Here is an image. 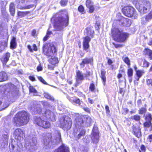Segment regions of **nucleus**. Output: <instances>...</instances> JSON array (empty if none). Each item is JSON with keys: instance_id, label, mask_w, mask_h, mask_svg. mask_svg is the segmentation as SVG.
<instances>
[{"instance_id": "nucleus-1", "label": "nucleus", "mask_w": 152, "mask_h": 152, "mask_svg": "<svg viewBox=\"0 0 152 152\" xmlns=\"http://www.w3.org/2000/svg\"><path fill=\"white\" fill-rule=\"evenodd\" d=\"M53 26L56 30L61 31L67 26L69 23V16L66 9L61 10L53 17Z\"/></svg>"}, {"instance_id": "nucleus-2", "label": "nucleus", "mask_w": 152, "mask_h": 152, "mask_svg": "<svg viewBox=\"0 0 152 152\" xmlns=\"http://www.w3.org/2000/svg\"><path fill=\"white\" fill-rule=\"evenodd\" d=\"M28 113L24 110L17 112L13 118L12 122L16 126H21L26 124L30 119Z\"/></svg>"}, {"instance_id": "nucleus-3", "label": "nucleus", "mask_w": 152, "mask_h": 152, "mask_svg": "<svg viewBox=\"0 0 152 152\" xmlns=\"http://www.w3.org/2000/svg\"><path fill=\"white\" fill-rule=\"evenodd\" d=\"M111 33L113 39L118 42H124L129 36L128 34L124 32L123 30H120L118 28L112 29Z\"/></svg>"}, {"instance_id": "nucleus-4", "label": "nucleus", "mask_w": 152, "mask_h": 152, "mask_svg": "<svg viewBox=\"0 0 152 152\" xmlns=\"http://www.w3.org/2000/svg\"><path fill=\"white\" fill-rule=\"evenodd\" d=\"M135 6L141 13L145 14L147 12L148 8H151V4L149 1L145 0H137Z\"/></svg>"}, {"instance_id": "nucleus-5", "label": "nucleus", "mask_w": 152, "mask_h": 152, "mask_svg": "<svg viewBox=\"0 0 152 152\" xmlns=\"http://www.w3.org/2000/svg\"><path fill=\"white\" fill-rule=\"evenodd\" d=\"M58 123L60 127L64 130H69L71 128L72 125L71 118L66 115H64L60 117L58 120Z\"/></svg>"}, {"instance_id": "nucleus-6", "label": "nucleus", "mask_w": 152, "mask_h": 152, "mask_svg": "<svg viewBox=\"0 0 152 152\" xmlns=\"http://www.w3.org/2000/svg\"><path fill=\"white\" fill-rule=\"evenodd\" d=\"M91 122V117L88 115H82L77 117L75 119L74 124L76 126H80L83 124L88 126Z\"/></svg>"}, {"instance_id": "nucleus-7", "label": "nucleus", "mask_w": 152, "mask_h": 152, "mask_svg": "<svg viewBox=\"0 0 152 152\" xmlns=\"http://www.w3.org/2000/svg\"><path fill=\"white\" fill-rule=\"evenodd\" d=\"M33 123L36 125L45 129L50 128L51 126L49 121L43 119L40 116H36L34 117Z\"/></svg>"}, {"instance_id": "nucleus-8", "label": "nucleus", "mask_w": 152, "mask_h": 152, "mask_svg": "<svg viewBox=\"0 0 152 152\" xmlns=\"http://www.w3.org/2000/svg\"><path fill=\"white\" fill-rule=\"evenodd\" d=\"M43 50L45 54L47 56H50L51 54L56 55L57 49L53 44L45 43L43 47Z\"/></svg>"}, {"instance_id": "nucleus-9", "label": "nucleus", "mask_w": 152, "mask_h": 152, "mask_svg": "<svg viewBox=\"0 0 152 152\" xmlns=\"http://www.w3.org/2000/svg\"><path fill=\"white\" fill-rule=\"evenodd\" d=\"M91 75V72L89 71H86V74L84 76L82 72L79 70L76 71V81H82L84 80L85 77H87L90 76Z\"/></svg>"}, {"instance_id": "nucleus-10", "label": "nucleus", "mask_w": 152, "mask_h": 152, "mask_svg": "<svg viewBox=\"0 0 152 152\" xmlns=\"http://www.w3.org/2000/svg\"><path fill=\"white\" fill-rule=\"evenodd\" d=\"M13 135L15 139L20 141L23 139L25 133L21 129L18 128L16 129L14 131Z\"/></svg>"}, {"instance_id": "nucleus-11", "label": "nucleus", "mask_w": 152, "mask_h": 152, "mask_svg": "<svg viewBox=\"0 0 152 152\" xmlns=\"http://www.w3.org/2000/svg\"><path fill=\"white\" fill-rule=\"evenodd\" d=\"M91 134L92 135V139L93 143H97L99 141V133L98 128L97 126H94L92 130Z\"/></svg>"}, {"instance_id": "nucleus-12", "label": "nucleus", "mask_w": 152, "mask_h": 152, "mask_svg": "<svg viewBox=\"0 0 152 152\" xmlns=\"http://www.w3.org/2000/svg\"><path fill=\"white\" fill-rule=\"evenodd\" d=\"M43 140L44 143L46 145L52 144L53 142L52 133H46L44 136Z\"/></svg>"}, {"instance_id": "nucleus-13", "label": "nucleus", "mask_w": 152, "mask_h": 152, "mask_svg": "<svg viewBox=\"0 0 152 152\" xmlns=\"http://www.w3.org/2000/svg\"><path fill=\"white\" fill-rule=\"evenodd\" d=\"M132 9V7L129 6L124 7L122 10V12L125 16L129 17H132L133 15Z\"/></svg>"}, {"instance_id": "nucleus-14", "label": "nucleus", "mask_w": 152, "mask_h": 152, "mask_svg": "<svg viewBox=\"0 0 152 152\" xmlns=\"http://www.w3.org/2000/svg\"><path fill=\"white\" fill-rule=\"evenodd\" d=\"M93 61L94 59L93 57L89 58L86 57L82 59L80 65L81 68H83L85 66L86 64H93Z\"/></svg>"}, {"instance_id": "nucleus-15", "label": "nucleus", "mask_w": 152, "mask_h": 152, "mask_svg": "<svg viewBox=\"0 0 152 152\" xmlns=\"http://www.w3.org/2000/svg\"><path fill=\"white\" fill-rule=\"evenodd\" d=\"M134 68L135 71V80L134 81H138L140 78L145 73V72L143 70L138 69L136 66H134Z\"/></svg>"}, {"instance_id": "nucleus-16", "label": "nucleus", "mask_w": 152, "mask_h": 152, "mask_svg": "<svg viewBox=\"0 0 152 152\" xmlns=\"http://www.w3.org/2000/svg\"><path fill=\"white\" fill-rule=\"evenodd\" d=\"M83 49L85 50H88L89 47V42L91 40V38L88 36H86L83 38Z\"/></svg>"}, {"instance_id": "nucleus-17", "label": "nucleus", "mask_w": 152, "mask_h": 152, "mask_svg": "<svg viewBox=\"0 0 152 152\" xmlns=\"http://www.w3.org/2000/svg\"><path fill=\"white\" fill-rule=\"evenodd\" d=\"M85 29L86 31V34L87 36L91 38H93L95 33L93 30V26H90L86 27Z\"/></svg>"}, {"instance_id": "nucleus-18", "label": "nucleus", "mask_w": 152, "mask_h": 152, "mask_svg": "<svg viewBox=\"0 0 152 152\" xmlns=\"http://www.w3.org/2000/svg\"><path fill=\"white\" fill-rule=\"evenodd\" d=\"M45 115L46 118L52 121L55 119V115L50 110H46L45 112Z\"/></svg>"}, {"instance_id": "nucleus-19", "label": "nucleus", "mask_w": 152, "mask_h": 152, "mask_svg": "<svg viewBox=\"0 0 152 152\" xmlns=\"http://www.w3.org/2000/svg\"><path fill=\"white\" fill-rule=\"evenodd\" d=\"M54 152H70L69 148L64 144L60 145L56 149Z\"/></svg>"}, {"instance_id": "nucleus-20", "label": "nucleus", "mask_w": 152, "mask_h": 152, "mask_svg": "<svg viewBox=\"0 0 152 152\" xmlns=\"http://www.w3.org/2000/svg\"><path fill=\"white\" fill-rule=\"evenodd\" d=\"M100 72L101 73L99 76L101 78L103 85L105 86L106 81V71L105 69H101Z\"/></svg>"}, {"instance_id": "nucleus-21", "label": "nucleus", "mask_w": 152, "mask_h": 152, "mask_svg": "<svg viewBox=\"0 0 152 152\" xmlns=\"http://www.w3.org/2000/svg\"><path fill=\"white\" fill-rule=\"evenodd\" d=\"M118 20L120 22L119 24L123 26L127 27L130 26L127 19L121 16L120 19Z\"/></svg>"}, {"instance_id": "nucleus-22", "label": "nucleus", "mask_w": 152, "mask_h": 152, "mask_svg": "<svg viewBox=\"0 0 152 152\" xmlns=\"http://www.w3.org/2000/svg\"><path fill=\"white\" fill-rule=\"evenodd\" d=\"M17 46V42L16 38L15 37H13L11 39L10 41V47L12 49L16 48Z\"/></svg>"}, {"instance_id": "nucleus-23", "label": "nucleus", "mask_w": 152, "mask_h": 152, "mask_svg": "<svg viewBox=\"0 0 152 152\" xmlns=\"http://www.w3.org/2000/svg\"><path fill=\"white\" fill-rule=\"evenodd\" d=\"M143 54L147 56L150 60H152V50L147 48H145L143 50Z\"/></svg>"}, {"instance_id": "nucleus-24", "label": "nucleus", "mask_w": 152, "mask_h": 152, "mask_svg": "<svg viewBox=\"0 0 152 152\" xmlns=\"http://www.w3.org/2000/svg\"><path fill=\"white\" fill-rule=\"evenodd\" d=\"M143 126L145 131L147 130V128H149L150 131L152 130V123L151 121H145L143 123Z\"/></svg>"}, {"instance_id": "nucleus-25", "label": "nucleus", "mask_w": 152, "mask_h": 152, "mask_svg": "<svg viewBox=\"0 0 152 152\" xmlns=\"http://www.w3.org/2000/svg\"><path fill=\"white\" fill-rule=\"evenodd\" d=\"M134 133L135 135L138 138L141 137L142 134L141 131V129L139 126L135 127L134 129Z\"/></svg>"}, {"instance_id": "nucleus-26", "label": "nucleus", "mask_w": 152, "mask_h": 152, "mask_svg": "<svg viewBox=\"0 0 152 152\" xmlns=\"http://www.w3.org/2000/svg\"><path fill=\"white\" fill-rule=\"evenodd\" d=\"M7 41L3 40L0 41V52H1L3 49L7 47Z\"/></svg>"}, {"instance_id": "nucleus-27", "label": "nucleus", "mask_w": 152, "mask_h": 152, "mask_svg": "<svg viewBox=\"0 0 152 152\" xmlns=\"http://www.w3.org/2000/svg\"><path fill=\"white\" fill-rule=\"evenodd\" d=\"M8 77L6 73L4 71L0 72V82L7 80Z\"/></svg>"}, {"instance_id": "nucleus-28", "label": "nucleus", "mask_w": 152, "mask_h": 152, "mask_svg": "<svg viewBox=\"0 0 152 152\" xmlns=\"http://www.w3.org/2000/svg\"><path fill=\"white\" fill-rule=\"evenodd\" d=\"M89 90L90 91L94 93L96 91L98 92L99 91L96 88L95 85L93 83H90L89 87Z\"/></svg>"}, {"instance_id": "nucleus-29", "label": "nucleus", "mask_w": 152, "mask_h": 152, "mask_svg": "<svg viewBox=\"0 0 152 152\" xmlns=\"http://www.w3.org/2000/svg\"><path fill=\"white\" fill-rule=\"evenodd\" d=\"M128 69L127 70V74L128 77H129V81L131 83L132 82V77L133 75V71L132 69L129 68H128Z\"/></svg>"}, {"instance_id": "nucleus-30", "label": "nucleus", "mask_w": 152, "mask_h": 152, "mask_svg": "<svg viewBox=\"0 0 152 152\" xmlns=\"http://www.w3.org/2000/svg\"><path fill=\"white\" fill-rule=\"evenodd\" d=\"M31 12L30 11H20L17 12L18 16L19 18H22L25 17L26 15L30 13Z\"/></svg>"}, {"instance_id": "nucleus-31", "label": "nucleus", "mask_w": 152, "mask_h": 152, "mask_svg": "<svg viewBox=\"0 0 152 152\" xmlns=\"http://www.w3.org/2000/svg\"><path fill=\"white\" fill-rule=\"evenodd\" d=\"M69 100L72 103H75L78 104L79 105H80L81 104L80 101V99L76 96L71 97Z\"/></svg>"}, {"instance_id": "nucleus-32", "label": "nucleus", "mask_w": 152, "mask_h": 152, "mask_svg": "<svg viewBox=\"0 0 152 152\" xmlns=\"http://www.w3.org/2000/svg\"><path fill=\"white\" fill-rule=\"evenodd\" d=\"M48 61L50 64L53 65H55L58 62V58L55 57L50 58L48 60Z\"/></svg>"}, {"instance_id": "nucleus-33", "label": "nucleus", "mask_w": 152, "mask_h": 152, "mask_svg": "<svg viewBox=\"0 0 152 152\" xmlns=\"http://www.w3.org/2000/svg\"><path fill=\"white\" fill-rule=\"evenodd\" d=\"M122 59L123 61L127 64L128 67L129 68L130 66V61L129 58L126 55H124L122 57Z\"/></svg>"}, {"instance_id": "nucleus-34", "label": "nucleus", "mask_w": 152, "mask_h": 152, "mask_svg": "<svg viewBox=\"0 0 152 152\" xmlns=\"http://www.w3.org/2000/svg\"><path fill=\"white\" fill-rule=\"evenodd\" d=\"M86 134V131L83 129H79V134L77 135V140L80 139L82 137L84 136Z\"/></svg>"}, {"instance_id": "nucleus-35", "label": "nucleus", "mask_w": 152, "mask_h": 152, "mask_svg": "<svg viewBox=\"0 0 152 152\" xmlns=\"http://www.w3.org/2000/svg\"><path fill=\"white\" fill-rule=\"evenodd\" d=\"M10 56V54L9 52H7L4 54L3 58V62L4 63H6L8 61Z\"/></svg>"}, {"instance_id": "nucleus-36", "label": "nucleus", "mask_w": 152, "mask_h": 152, "mask_svg": "<svg viewBox=\"0 0 152 152\" xmlns=\"http://www.w3.org/2000/svg\"><path fill=\"white\" fill-rule=\"evenodd\" d=\"M10 11L11 15L12 16H14L15 11V6L13 4H11L10 6Z\"/></svg>"}, {"instance_id": "nucleus-37", "label": "nucleus", "mask_w": 152, "mask_h": 152, "mask_svg": "<svg viewBox=\"0 0 152 152\" xmlns=\"http://www.w3.org/2000/svg\"><path fill=\"white\" fill-rule=\"evenodd\" d=\"M78 11L81 14H84L86 11L84 7L82 5H80L78 7Z\"/></svg>"}, {"instance_id": "nucleus-38", "label": "nucleus", "mask_w": 152, "mask_h": 152, "mask_svg": "<svg viewBox=\"0 0 152 152\" xmlns=\"http://www.w3.org/2000/svg\"><path fill=\"white\" fill-rule=\"evenodd\" d=\"M145 121H151L152 120V117L151 114L148 113H147L145 117Z\"/></svg>"}, {"instance_id": "nucleus-39", "label": "nucleus", "mask_w": 152, "mask_h": 152, "mask_svg": "<svg viewBox=\"0 0 152 152\" xmlns=\"http://www.w3.org/2000/svg\"><path fill=\"white\" fill-rule=\"evenodd\" d=\"M152 19V9L150 12L146 15L145 17V20L148 21Z\"/></svg>"}, {"instance_id": "nucleus-40", "label": "nucleus", "mask_w": 152, "mask_h": 152, "mask_svg": "<svg viewBox=\"0 0 152 152\" xmlns=\"http://www.w3.org/2000/svg\"><path fill=\"white\" fill-rule=\"evenodd\" d=\"M107 59V63L108 65L111 66V68L112 69H114L113 65L112 64L113 63V61L110 58H108L107 57H106Z\"/></svg>"}, {"instance_id": "nucleus-41", "label": "nucleus", "mask_w": 152, "mask_h": 152, "mask_svg": "<svg viewBox=\"0 0 152 152\" xmlns=\"http://www.w3.org/2000/svg\"><path fill=\"white\" fill-rule=\"evenodd\" d=\"M44 96L45 98L47 99L50 100L52 101H54V99L53 97L51 96L48 93H45L44 94Z\"/></svg>"}, {"instance_id": "nucleus-42", "label": "nucleus", "mask_w": 152, "mask_h": 152, "mask_svg": "<svg viewBox=\"0 0 152 152\" xmlns=\"http://www.w3.org/2000/svg\"><path fill=\"white\" fill-rule=\"evenodd\" d=\"M29 92L30 93H36L37 91L32 86H30L29 87Z\"/></svg>"}, {"instance_id": "nucleus-43", "label": "nucleus", "mask_w": 152, "mask_h": 152, "mask_svg": "<svg viewBox=\"0 0 152 152\" xmlns=\"http://www.w3.org/2000/svg\"><path fill=\"white\" fill-rule=\"evenodd\" d=\"M85 4L86 7L87 8L93 5V2L92 0H86Z\"/></svg>"}, {"instance_id": "nucleus-44", "label": "nucleus", "mask_w": 152, "mask_h": 152, "mask_svg": "<svg viewBox=\"0 0 152 152\" xmlns=\"http://www.w3.org/2000/svg\"><path fill=\"white\" fill-rule=\"evenodd\" d=\"M68 2V0H61L60 2V4L61 6L65 7L67 5Z\"/></svg>"}, {"instance_id": "nucleus-45", "label": "nucleus", "mask_w": 152, "mask_h": 152, "mask_svg": "<svg viewBox=\"0 0 152 152\" xmlns=\"http://www.w3.org/2000/svg\"><path fill=\"white\" fill-rule=\"evenodd\" d=\"M147 111L146 108L143 107H142L138 111V113L140 114H142L146 113Z\"/></svg>"}, {"instance_id": "nucleus-46", "label": "nucleus", "mask_w": 152, "mask_h": 152, "mask_svg": "<svg viewBox=\"0 0 152 152\" xmlns=\"http://www.w3.org/2000/svg\"><path fill=\"white\" fill-rule=\"evenodd\" d=\"M37 77L39 80L43 84L45 85L48 84L44 80L42 77L41 76H38Z\"/></svg>"}, {"instance_id": "nucleus-47", "label": "nucleus", "mask_w": 152, "mask_h": 152, "mask_svg": "<svg viewBox=\"0 0 152 152\" xmlns=\"http://www.w3.org/2000/svg\"><path fill=\"white\" fill-rule=\"evenodd\" d=\"M94 26L96 30L99 31L100 28V23L96 21L95 23Z\"/></svg>"}, {"instance_id": "nucleus-48", "label": "nucleus", "mask_w": 152, "mask_h": 152, "mask_svg": "<svg viewBox=\"0 0 152 152\" xmlns=\"http://www.w3.org/2000/svg\"><path fill=\"white\" fill-rule=\"evenodd\" d=\"M87 8L89 9L88 12L89 13H92L94 11L95 8L93 5Z\"/></svg>"}, {"instance_id": "nucleus-49", "label": "nucleus", "mask_w": 152, "mask_h": 152, "mask_svg": "<svg viewBox=\"0 0 152 152\" xmlns=\"http://www.w3.org/2000/svg\"><path fill=\"white\" fill-rule=\"evenodd\" d=\"M32 7V5H27L24 7H20V9L22 10L28 9L31 8Z\"/></svg>"}, {"instance_id": "nucleus-50", "label": "nucleus", "mask_w": 152, "mask_h": 152, "mask_svg": "<svg viewBox=\"0 0 152 152\" xmlns=\"http://www.w3.org/2000/svg\"><path fill=\"white\" fill-rule=\"evenodd\" d=\"M149 63L145 59H144L143 61V66L148 67L149 66Z\"/></svg>"}, {"instance_id": "nucleus-51", "label": "nucleus", "mask_w": 152, "mask_h": 152, "mask_svg": "<svg viewBox=\"0 0 152 152\" xmlns=\"http://www.w3.org/2000/svg\"><path fill=\"white\" fill-rule=\"evenodd\" d=\"M140 148L141 149L140 151L142 152H145L146 151V148L144 145H141L140 147Z\"/></svg>"}, {"instance_id": "nucleus-52", "label": "nucleus", "mask_w": 152, "mask_h": 152, "mask_svg": "<svg viewBox=\"0 0 152 152\" xmlns=\"http://www.w3.org/2000/svg\"><path fill=\"white\" fill-rule=\"evenodd\" d=\"M134 119L136 121H140V116L138 115H134Z\"/></svg>"}, {"instance_id": "nucleus-53", "label": "nucleus", "mask_w": 152, "mask_h": 152, "mask_svg": "<svg viewBox=\"0 0 152 152\" xmlns=\"http://www.w3.org/2000/svg\"><path fill=\"white\" fill-rule=\"evenodd\" d=\"M112 44L115 46V47L116 48L122 47L123 46V45L116 44L114 42H113Z\"/></svg>"}, {"instance_id": "nucleus-54", "label": "nucleus", "mask_w": 152, "mask_h": 152, "mask_svg": "<svg viewBox=\"0 0 152 152\" xmlns=\"http://www.w3.org/2000/svg\"><path fill=\"white\" fill-rule=\"evenodd\" d=\"M147 84L148 86H152V79H149L146 80Z\"/></svg>"}, {"instance_id": "nucleus-55", "label": "nucleus", "mask_w": 152, "mask_h": 152, "mask_svg": "<svg viewBox=\"0 0 152 152\" xmlns=\"http://www.w3.org/2000/svg\"><path fill=\"white\" fill-rule=\"evenodd\" d=\"M125 91L124 88H120L119 91L118 92V93L121 95L122 96H124V95Z\"/></svg>"}, {"instance_id": "nucleus-56", "label": "nucleus", "mask_w": 152, "mask_h": 152, "mask_svg": "<svg viewBox=\"0 0 152 152\" xmlns=\"http://www.w3.org/2000/svg\"><path fill=\"white\" fill-rule=\"evenodd\" d=\"M31 35L32 36L35 37L37 36V31L35 29L33 30L31 32Z\"/></svg>"}, {"instance_id": "nucleus-57", "label": "nucleus", "mask_w": 152, "mask_h": 152, "mask_svg": "<svg viewBox=\"0 0 152 152\" xmlns=\"http://www.w3.org/2000/svg\"><path fill=\"white\" fill-rule=\"evenodd\" d=\"M83 109L86 112L88 113H90V109L88 107H84Z\"/></svg>"}, {"instance_id": "nucleus-58", "label": "nucleus", "mask_w": 152, "mask_h": 152, "mask_svg": "<svg viewBox=\"0 0 152 152\" xmlns=\"http://www.w3.org/2000/svg\"><path fill=\"white\" fill-rule=\"evenodd\" d=\"M9 106V104H8L7 103H4L2 106L1 107V110L4 109L7 107Z\"/></svg>"}, {"instance_id": "nucleus-59", "label": "nucleus", "mask_w": 152, "mask_h": 152, "mask_svg": "<svg viewBox=\"0 0 152 152\" xmlns=\"http://www.w3.org/2000/svg\"><path fill=\"white\" fill-rule=\"evenodd\" d=\"M28 78L30 80L32 81H36L35 78L34 76H30L28 77Z\"/></svg>"}, {"instance_id": "nucleus-60", "label": "nucleus", "mask_w": 152, "mask_h": 152, "mask_svg": "<svg viewBox=\"0 0 152 152\" xmlns=\"http://www.w3.org/2000/svg\"><path fill=\"white\" fill-rule=\"evenodd\" d=\"M37 70L38 72L42 71V68L40 64H39L37 66Z\"/></svg>"}, {"instance_id": "nucleus-61", "label": "nucleus", "mask_w": 152, "mask_h": 152, "mask_svg": "<svg viewBox=\"0 0 152 152\" xmlns=\"http://www.w3.org/2000/svg\"><path fill=\"white\" fill-rule=\"evenodd\" d=\"M33 48V50L35 51H37V48L35 44H34L32 45Z\"/></svg>"}, {"instance_id": "nucleus-62", "label": "nucleus", "mask_w": 152, "mask_h": 152, "mask_svg": "<svg viewBox=\"0 0 152 152\" xmlns=\"http://www.w3.org/2000/svg\"><path fill=\"white\" fill-rule=\"evenodd\" d=\"M105 109L107 113H109L110 111L109 110V108L108 105H106L105 106Z\"/></svg>"}, {"instance_id": "nucleus-63", "label": "nucleus", "mask_w": 152, "mask_h": 152, "mask_svg": "<svg viewBox=\"0 0 152 152\" xmlns=\"http://www.w3.org/2000/svg\"><path fill=\"white\" fill-rule=\"evenodd\" d=\"M137 104L139 107L142 104V100L141 99L138 100L137 101Z\"/></svg>"}, {"instance_id": "nucleus-64", "label": "nucleus", "mask_w": 152, "mask_h": 152, "mask_svg": "<svg viewBox=\"0 0 152 152\" xmlns=\"http://www.w3.org/2000/svg\"><path fill=\"white\" fill-rule=\"evenodd\" d=\"M148 139L150 140V142H151L152 141V134H150L148 136Z\"/></svg>"}]
</instances>
